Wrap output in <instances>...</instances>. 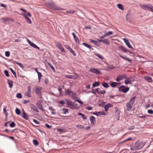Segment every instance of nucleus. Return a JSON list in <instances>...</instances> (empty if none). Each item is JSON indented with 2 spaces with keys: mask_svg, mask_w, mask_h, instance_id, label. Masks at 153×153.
<instances>
[{
  "mask_svg": "<svg viewBox=\"0 0 153 153\" xmlns=\"http://www.w3.org/2000/svg\"><path fill=\"white\" fill-rule=\"evenodd\" d=\"M28 90L27 92L26 93V95L27 96L29 97H31V96L30 95V93H31V87L30 86H29L27 87Z\"/></svg>",
  "mask_w": 153,
  "mask_h": 153,
  "instance_id": "nucleus-14",
  "label": "nucleus"
},
{
  "mask_svg": "<svg viewBox=\"0 0 153 153\" xmlns=\"http://www.w3.org/2000/svg\"><path fill=\"white\" fill-rule=\"evenodd\" d=\"M5 55L7 57H9L10 55V53L8 51H6L5 52Z\"/></svg>",
  "mask_w": 153,
  "mask_h": 153,
  "instance_id": "nucleus-55",
  "label": "nucleus"
},
{
  "mask_svg": "<svg viewBox=\"0 0 153 153\" xmlns=\"http://www.w3.org/2000/svg\"><path fill=\"white\" fill-rule=\"evenodd\" d=\"M115 116L117 117V119L118 120L119 119L120 117V112L119 111V109L117 107H116L115 108Z\"/></svg>",
  "mask_w": 153,
  "mask_h": 153,
  "instance_id": "nucleus-13",
  "label": "nucleus"
},
{
  "mask_svg": "<svg viewBox=\"0 0 153 153\" xmlns=\"http://www.w3.org/2000/svg\"><path fill=\"white\" fill-rule=\"evenodd\" d=\"M129 78H128L126 80H125L124 81V82L126 84H131V82L129 80Z\"/></svg>",
  "mask_w": 153,
  "mask_h": 153,
  "instance_id": "nucleus-35",
  "label": "nucleus"
},
{
  "mask_svg": "<svg viewBox=\"0 0 153 153\" xmlns=\"http://www.w3.org/2000/svg\"><path fill=\"white\" fill-rule=\"evenodd\" d=\"M57 131L63 133L65 132V130L61 128H58L57 129Z\"/></svg>",
  "mask_w": 153,
  "mask_h": 153,
  "instance_id": "nucleus-53",
  "label": "nucleus"
},
{
  "mask_svg": "<svg viewBox=\"0 0 153 153\" xmlns=\"http://www.w3.org/2000/svg\"><path fill=\"white\" fill-rule=\"evenodd\" d=\"M71 97H72V98L73 99H76L75 97H75V96L76 95V93L73 92L72 91V92H71Z\"/></svg>",
  "mask_w": 153,
  "mask_h": 153,
  "instance_id": "nucleus-40",
  "label": "nucleus"
},
{
  "mask_svg": "<svg viewBox=\"0 0 153 153\" xmlns=\"http://www.w3.org/2000/svg\"><path fill=\"white\" fill-rule=\"evenodd\" d=\"M140 6L143 9L149 11L151 5H146L145 4H142L140 5Z\"/></svg>",
  "mask_w": 153,
  "mask_h": 153,
  "instance_id": "nucleus-8",
  "label": "nucleus"
},
{
  "mask_svg": "<svg viewBox=\"0 0 153 153\" xmlns=\"http://www.w3.org/2000/svg\"><path fill=\"white\" fill-rule=\"evenodd\" d=\"M148 113L151 114H153V110L151 109L148 110Z\"/></svg>",
  "mask_w": 153,
  "mask_h": 153,
  "instance_id": "nucleus-58",
  "label": "nucleus"
},
{
  "mask_svg": "<svg viewBox=\"0 0 153 153\" xmlns=\"http://www.w3.org/2000/svg\"><path fill=\"white\" fill-rule=\"evenodd\" d=\"M30 45L34 48L38 49V50H39L40 49L39 47H38L37 45H36L35 44H34L33 42H32L31 43Z\"/></svg>",
  "mask_w": 153,
  "mask_h": 153,
  "instance_id": "nucleus-28",
  "label": "nucleus"
},
{
  "mask_svg": "<svg viewBox=\"0 0 153 153\" xmlns=\"http://www.w3.org/2000/svg\"><path fill=\"white\" fill-rule=\"evenodd\" d=\"M102 85L103 87L106 88H108L109 87L108 84L106 82H103L102 84Z\"/></svg>",
  "mask_w": 153,
  "mask_h": 153,
  "instance_id": "nucleus-36",
  "label": "nucleus"
},
{
  "mask_svg": "<svg viewBox=\"0 0 153 153\" xmlns=\"http://www.w3.org/2000/svg\"><path fill=\"white\" fill-rule=\"evenodd\" d=\"M95 54L101 59H102L103 58V57L100 54L95 53Z\"/></svg>",
  "mask_w": 153,
  "mask_h": 153,
  "instance_id": "nucleus-49",
  "label": "nucleus"
},
{
  "mask_svg": "<svg viewBox=\"0 0 153 153\" xmlns=\"http://www.w3.org/2000/svg\"><path fill=\"white\" fill-rule=\"evenodd\" d=\"M30 106L32 109L36 112H39L37 108L33 104H31L30 105Z\"/></svg>",
  "mask_w": 153,
  "mask_h": 153,
  "instance_id": "nucleus-19",
  "label": "nucleus"
},
{
  "mask_svg": "<svg viewBox=\"0 0 153 153\" xmlns=\"http://www.w3.org/2000/svg\"><path fill=\"white\" fill-rule=\"evenodd\" d=\"M72 91L71 90H69L68 89H65V95H71Z\"/></svg>",
  "mask_w": 153,
  "mask_h": 153,
  "instance_id": "nucleus-23",
  "label": "nucleus"
},
{
  "mask_svg": "<svg viewBox=\"0 0 153 153\" xmlns=\"http://www.w3.org/2000/svg\"><path fill=\"white\" fill-rule=\"evenodd\" d=\"M15 126L16 124L14 122H12L10 124V126L11 127H13Z\"/></svg>",
  "mask_w": 153,
  "mask_h": 153,
  "instance_id": "nucleus-45",
  "label": "nucleus"
},
{
  "mask_svg": "<svg viewBox=\"0 0 153 153\" xmlns=\"http://www.w3.org/2000/svg\"><path fill=\"white\" fill-rule=\"evenodd\" d=\"M114 97H117L118 98L119 97V96L118 95H117V94L116 95H114V96L111 95L109 96V98L110 99L113 98V99H115L116 98H114Z\"/></svg>",
  "mask_w": 153,
  "mask_h": 153,
  "instance_id": "nucleus-44",
  "label": "nucleus"
},
{
  "mask_svg": "<svg viewBox=\"0 0 153 153\" xmlns=\"http://www.w3.org/2000/svg\"><path fill=\"white\" fill-rule=\"evenodd\" d=\"M42 88L40 87H37L36 88L35 91L36 94L40 98H42V95L41 90Z\"/></svg>",
  "mask_w": 153,
  "mask_h": 153,
  "instance_id": "nucleus-6",
  "label": "nucleus"
},
{
  "mask_svg": "<svg viewBox=\"0 0 153 153\" xmlns=\"http://www.w3.org/2000/svg\"><path fill=\"white\" fill-rule=\"evenodd\" d=\"M112 33H113V32L112 31H109L107 32V33H105V34L107 36L109 35L112 34Z\"/></svg>",
  "mask_w": 153,
  "mask_h": 153,
  "instance_id": "nucleus-50",
  "label": "nucleus"
},
{
  "mask_svg": "<svg viewBox=\"0 0 153 153\" xmlns=\"http://www.w3.org/2000/svg\"><path fill=\"white\" fill-rule=\"evenodd\" d=\"M56 45L57 47L58 48L59 50H60L62 52H65L62 46V45L60 43H56Z\"/></svg>",
  "mask_w": 153,
  "mask_h": 153,
  "instance_id": "nucleus-11",
  "label": "nucleus"
},
{
  "mask_svg": "<svg viewBox=\"0 0 153 153\" xmlns=\"http://www.w3.org/2000/svg\"><path fill=\"white\" fill-rule=\"evenodd\" d=\"M99 85L100 82H96L93 84L92 87V88H94L98 86Z\"/></svg>",
  "mask_w": 153,
  "mask_h": 153,
  "instance_id": "nucleus-27",
  "label": "nucleus"
},
{
  "mask_svg": "<svg viewBox=\"0 0 153 153\" xmlns=\"http://www.w3.org/2000/svg\"><path fill=\"white\" fill-rule=\"evenodd\" d=\"M107 68L108 69H114V66L113 65H108L107 66Z\"/></svg>",
  "mask_w": 153,
  "mask_h": 153,
  "instance_id": "nucleus-47",
  "label": "nucleus"
},
{
  "mask_svg": "<svg viewBox=\"0 0 153 153\" xmlns=\"http://www.w3.org/2000/svg\"><path fill=\"white\" fill-rule=\"evenodd\" d=\"M97 70V69H94V68H91L90 69V71L94 73H96V72Z\"/></svg>",
  "mask_w": 153,
  "mask_h": 153,
  "instance_id": "nucleus-52",
  "label": "nucleus"
},
{
  "mask_svg": "<svg viewBox=\"0 0 153 153\" xmlns=\"http://www.w3.org/2000/svg\"><path fill=\"white\" fill-rule=\"evenodd\" d=\"M33 144L36 146H37L39 144L38 141L36 140H33Z\"/></svg>",
  "mask_w": 153,
  "mask_h": 153,
  "instance_id": "nucleus-41",
  "label": "nucleus"
},
{
  "mask_svg": "<svg viewBox=\"0 0 153 153\" xmlns=\"http://www.w3.org/2000/svg\"><path fill=\"white\" fill-rule=\"evenodd\" d=\"M108 108L107 105H106L104 106V109L106 111H107L108 110Z\"/></svg>",
  "mask_w": 153,
  "mask_h": 153,
  "instance_id": "nucleus-64",
  "label": "nucleus"
},
{
  "mask_svg": "<svg viewBox=\"0 0 153 153\" xmlns=\"http://www.w3.org/2000/svg\"><path fill=\"white\" fill-rule=\"evenodd\" d=\"M62 110L64 111V112L63 113V114H66L67 113H68V109L65 108H62Z\"/></svg>",
  "mask_w": 153,
  "mask_h": 153,
  "instance_id": "nucleus-37",
  "label": "nucleus"
},
{
  "mask_svg": "<svg viewBox=\"0 0 153 153\" xmlns=\"http://www.w3.org/2000/svg\"><path fill=\"white\" fill-rule=\"evenodd\" d=\"M33 122L36 124H40V123L36 119H33Z\"/></svg>",
  "mask_w": 153,
  "mask_h": 153,
  "instance_id": "nucleus-62",
  "label": "nucleus"
},
{
  "mask_svg": "<svg viewBox=\"0 0 153 153\" xmlns=\"http://www.w3.org/2000/svg\"><path fill=\"white\" fill-rule=\"evenodd\" d=\"M65 101L67 102L66 104L68 105V106L70 107L72 109H74L75 107H74V102H73L68 99H66Z\"/></svg>",
  "mask_w": 153,
  "mask_h": 153,
  "instance_id": "nucleus-4",
  "label": "nucleus"
},
{
  "mask_svg": "<svg viewBox=\"0 0 153 153\" xmlns=\"http://www.w3.org/2000/svg\"><path fill=\"white\" fill-rule=\"evenodd\" d=\"M123 40L127 46L129 48H131L132 50L133 51L134 48L132 47V46L131 45L129 41L125 38H124L123 39Z\"/></svg>",
  "mask_w": 153,
  "mask_h": 153,
  "instance_id": "nucleus-10",
  "label": "nucleus"
},
{
  "mask_svg": "<svg viewBox=\"0 0 153 153\" xmlns=\"http://www.w3.org/2000/svg\"><path fill=\"white\" fill-rule=\"evenodd\" d=\"M4 73L5 74V76H6L8 77L9 76V75L8 72L7 70H5L4 71Z\"/></svg>",
  "mask_w": 153,
  "mask_h": 153,
  "instance_id": "nucleus-51",
  "label": "nucleus"
},
{
  "mask_svg": "<svg viewBox=\"0 0 153 153\" xmlns=\"http://www.w3.org/2000/svg\"><path fill=\"white\" fill-rule=\"evenodd\" d=\"M144 145L145 144L143 142L137 141L135 143L133 148H131V149L137 150L141 149L144 146Z\"/></svg>",
  "mask_w": 153,
  "mask_h": 153,
  "instance_id": "nucleus-2",
  "label": "nucleus"
},
{
  "mask_svg": "<svg viewBox=\"0 0 153 153\" xmlns=\"http://www.w3.org/2000/svg\"><path fill=\"white\" fill-rule=\"evenodd\" d=\"M16 113L17 115H20L21 113V111L18 108H16L15 110Z\"/></svg>",
  "mask_w": 153,
  "mask_h": 153,
  "instance_id": "nucleus-39",
  "label": "nucleus"
},
{
  "mask_svg": "<svg viewBox=\"0 0 153 153\" xmlns=\"http://www.w3.org/2000/svg\"><path fill=\"white\" fill-rule=\"evenodd\" d=\"M96 92H97L98 94L101 95L102 94H105L106 93V91L105 90H101L99 88H98L95 89H92L91 93L94 94H96Z\"/></svg>",
  "mask_w": 153,
  "mask_h": 153,
  "instance_id": "nucleus-3",
  "label": "nucleus"
},
{
  "mask_svg": "<svg viewBox=\"0 0 153 153\" xmlns=\"http://www.w3.org/2000/svg\"><path fill=\"white\" fill-rule=\"evenodd\" d=\"M122 76H118L116 79V80L117 82H119L122 79Z\"/></svg>",
  "mask_w": 153,
  "mask_h": 153,
  "instance_id": "nucleus-38",
  "label": "nucleus"
},
{
  "mask_svg": "<svg viewBox=\"0 0 153 153\" xmlns=\"http://www.w3.org/2000/svg\"><path fill=\"white\" fill-rule=\"evenodd\" d=\"M74 56H76V53H75V51H74L73 50H72V51H71L70 52Z\"/></svg>",
  "mask_w": 153,
  "mask_h": 153,
  "instance_id": "nucleus-60",
  "label": "nucleus"
},
{
  "mask_svg": "<svg viewBox=\"0 0 153 153\" xmlns=\"http://www.w3.org/2000/svg\"><path fill=\"white\" fill-rule=\"evenodd\" d=\"M93 114L96 115L97 116H100L101 115H105L104 112L102 111H99L97 112H94L92 113Z\"/></svg>",
  "mask_w": 153,
  "mask_h": 153,
  "instance_id": "nucleus-22",
  "label": "nucleus"
},
{
  "mask_svg": "<svg viewBox=\"0 0 153 153\" xmlns=\"http://www.w3.org/2000/svg\"><path fill=\"white\" fill-rule=\"evenodd\" d=\"M119 49L122 51L124 53H127L128 51V50L124 47L123 46H120L118 47Z\"/></svg>",
  "mask_w": 153,
  "mask_h": 153,
  "instance_id": "nucleus-16",
  "label": "nucleus"
},
{
  "mask_svg": "<svg viewBox=\"0 0 153 153\" xmlns=\"http://www.w3.org/2000/svg\"><path fill=\"white\" fill-rule=\"evenodd\" d=\"M82 45L89 49H91V48H92V47L91 45H88L86 43H82Z\"/></svg>",
  "mask_w": 153,
  "mask_h": 153,
  "instance_id": "nucleus-33",
  "label": "nucleus"
},
{
  "mask_svg": "<svg viewBox=\"0 0 153 153\" xmlns=\"http://www.w3.org/2000/svg\"><path fill=\"white\" fill-rule=\"evenodd\" d=\"M96 71V72L95 74H97V75H100V74H101V72L100 71H99L97 69Z\"/></svg>",
  "mask_w": 153,
  "mask_h": 153,
  "instance_id": "nucleus-57",
  "label": "nucleus"
},
{
  "mask_svg": "<svg viewBox=\"0 0 153 153\" xmlns=\"http://www.w3.org/2000/svg\"><path fill=\"white\" fill-rule=\"evenodd\" d=\"M13 63H16L19 65L21 68H23V66L20 63L18 62L15 61H13Z\"/></svg>",
  "mask_w": 153,
  "mask_h": 153,
  "instance_id": "nucleus-32",
  "label": "nucleus"
},
{
  "mask_svg": "<svg viewBox=\"0 0 153 153\" xmlns=\"http://www.w3.org/2000/svg\"><path fill=\"white\" fill-rule=\"evenodd\" d=\"M145 79L148 82H152V78L150 77L146 76L145 77Z\"/></svg>",
  "mask_w": 153,
  "mask_h": 153,
  "instance_id": "nucleus-29",
  "label": "nucleus"
},
{
  "mask_svg": "<svg viewBox=\"0 0 153 153\" xmlns=\"http://www.w3.org/2000/svg\"><path fill=\"white\" fill-rule=\"evenodd\" d=\"M90 120L91 125L94 126L96 122L95 118L93 116H91L90 117Z\"/></svg>",
  "mask_w": 153,
  "mask_h": 153,
  "instance_id": "nucleus-12",
  "label": "nucleus"
},
{
  "mask_svg": "<svg viewBox=\"0 0 153 153\" xmlns=\"http://www.w3.org/2000/svg\"><path fill=\"white\" fill-rule=\"evenodd\" d=\"M75 98L76 99L75 100V101L77 102L80 104H83V102L81 100H78L77 97H75Z\"/></svg>",
  "mask_w": 153,
  "mask_h": 153,
  "instance_id": "nucleus-48",
  "label": "nucleus"
},
{
  "mask_svg": "<svg viewBox=\"0 0 153 153\" xmlns=\"http://www.w3.org/2000/svg\"><path fill=\"white\" fill-rule=\"evenodd\" d=\"M129 90V88L126 87L124 85H122L119 88V91L123 93H127Z\"/></svg>",
  "mask_w": 153,
  "mask_h": 153,
  "instance_id": "nucleus-5",
  "label": "nucleus"
},
{
  "mask_svg": "<svg viewBox=\"0 0 153 153\" xmlns=\"http://www.w3.org/2000/svg\"><path fill=\"white\" fill-rule=\"evenodd\" d=\"M2 19L4 22H5L7 21H9L10 19L8 18H2Z\"/></svg>",
  "mask_w": 153,
  "mask_h": 153,
  "instance_id": "nucleus-42",
  "label": "nucleus"
},
{
  "mask_svg": "<svg viewBox=\"0 0 153 153\" xmlns=\"http://www.w3.org/2000/svg\"><path fill=\"white\" fill-rule=\"evenodd\" d=\"M45 126L49 129H50L51 128L52 126H50L49 125L47 124H46L45 125Z\"/></svg>",
  "mask_w": 153,
  "mask_h": 153,
  "instance_id": "nucleus-61",
  "label": "nucleus"
},
{
  "mask_svg": "<svg viewBox=\"0 0 153 153\" xmlns=\"http://www.w3.org/2000/svg\"><path fill=\"white\" fill-rule=\"evenodd\" d=\"M0 6L1 7H4L5 9H7V7L4 4H1L0 5Z\"/></svg>",
  "mask_w": 153,
  "mask_h": 153,
  "instance_id": "nucleus-63",
  "label": "nucleus"
},
{
  "mask_svg": "<svg viewBox=\"0 0 153 153\" xmlns=\"http://www.w3.org/2000/svg\"><path fill=\"white\" fill-rule=\"evenodd\" d=\"M45 5L47 6L49 8L52 9L53 10H62L64 9L62 8H60L57 7L55 4L54 2H52L51 3H47L45 4Z\"/></svg>",
  "mask_w": 153,
  "mask_h": 153,
  "instance_id": "nucleus-1",
  "label": "nucleus"
},
{
  "mask_svg": "<svg viewBox=\"0 0 153 153\" xmlns=\"http://www.w3.org/2000/svg\"><path fill=\"white\" fill-rule=\"evenodd\" d=\"M138 117L143 118L144 120H145L146 118V116L145 115H143L142 116H138Z\"/></svg>",
  "mask_w": 153,
  "mask_h": 153,
  "instance_id": "nucleus-59",
  "label": "nucleus"
},
{
  "mask_svg": "<svg viewBox=\"0 0 153 153\" xmlns=\"http://www.w3.org/2000/svg\"><path fill=\"white\" fill-rule=\"evenodd\" d=\"M126 108L127 110L128 111H130L132 108L133 105L131 104L130 103L128 102L126 104Z\"/></svg>",
  "mask_w": 153,
  "mask_h": 153,
  "instance_id": "nucleus-17",
  "label": "nucleus"
},
{
  "mask_svg": "<svg viewBox=\"0 0 153 153\" xmlns=\"http://www.w3.org/2000/svg\"><path fill=\"white\" fill-rule=\"evenodd\" d=\"M44 82L45 84L47 85L48 83V80L47 78H45L44 79Z\"/></svg>",
  "mask_w": 153,
  "mask_h": 153,
  "instance_id": "nucleus-56",
  "label": "nucleus"
},
{
  "mask_svg": "<svg viewBox=\"0 0 153 153\" xmlns=\"http://www.w3.org/2000/svg\"><path fill=\"white\" fill-rule=\"evenodd\" d=\"M37 107L39 109H41L42 110L44 111V110L43 109V108L42 106V101L41 100H39L36 104Z\"/></svg>",
  "mask_w": 153,
  "mask_h": 153,
  "instance_id": "nucleus-7",
  "label": "nucleus"
},
{
  "mask_svg": "<svg viewBox=\"0 0 153 153\" xmlns=\"http://www.w3.org/2000/svg\"><path fill=\"white\" fill-rule=\"evenodd\" d=\"M117 6L118 7L119 9H121L122 10H123L124 9V8L123 6L121 4H118L117 5Z\"/></svg>",
  "mask_w": 153,
  "mask_h": 153,
  "instance_id": "nucleus-34",
  "label": "nucleus"
},
{
  "mask_svg": "<svg viewBox=\"0 0 153 153\" xmlns=\"http://www.w3.org/2000/svg\"><path fill=\"white\" fill-rule=\"evenodd\" d=\"M98 41L99 42H101L103 44H105L106 45H109L110 44V41L107 39H105L104 40H102L100 39H97Z\"/></svg>",
  "mask_w": 153,
  "mask_h": 153,
  "instance_id": "nucleus-9",
  "label": "nucleus"
},
{
  "mask_svg": "<svg viewBox=\"0 0 153 153\" xmlns=\"http://www.w3.org/2000/svg\"><path fill=\"white\" fill-rule=\"evenodd\" d=\"M90 42L91 43H93V44H94L95 45H96V46L98 45V42H97V41H96L93 40L92 39H90Z\"/></svg>",
  "mask_w": 153,
  "mask_h": 153,
  "instance_id": "nucleus-30",
  "label": "nucleus"
},
{
  "mask_svg": "<svg viewBox=\"0 0 153 153\" xmlns=\"http://www.w3.org/2000/svg\"><path fill=\"white\" fill-rule=\"evenodd\" d=\"M7 83L10 88H11L13 85V81L12 80H10L9 79L7 80Z\"/></svg>",
  "mask_w": 153,
  "mask_h": 153,
  "instance_id": "nucleus-26",
  "label": "nucleus"
},
{
  "mask_svg": "<svg viewBox=\"0 0 153 153\" xmlns=\"http://www.w3.org/2000/svg\"><path fill=\"white\" fill-rule=\"evenodd\" d=\"M76 127L78 128L81 129V128H84V126H83L81 125H78L76 126Z\"/></svg>",
  "mask_w": 153,
  "mask_h": 153,
  "instance_id": "nucleus-43",
  "label": "nucleus"
},
{
  "mask_svg": "<svg viewBox=\"0 0 153 153\" xmlns=\"http://www.w3.org/2000/svg\"><path fill=\"white\" fill-rule=\"evenodd\" d=\"M66 77L68 79H73V76L71 75H67L66 76Z\"/></svg>",
  "mask_w": 153,
  "mask_h": 153,
  "instance_id": "nucleus-54",
  "label": "nucleus"
},
{
  "mask_svg": "<svg viewBox=\"0 0 153 153\" xmlns=\"http://www.w3.org/2000/svg\"><path fill=\"white\" fill-rule=\"evenodd\" d=\"M117 82H110V85L113 88H115L117 86Z\"/></svg>",
  "mask_w": 153,
  "mask_h": 153,
  "instance_id": "nucleus-24",
  "label": "nucleus"
},
{
  "mask_svg": "<svg viewBox=\"0 0 153 153\" xmlns=\"http://www.w3.org/2000/svg\"><path fill=\"white\" fill-rule=\"evenodd\" d=\"M23 113L22 114V117L25 119L26 120H27L28 119V117L27 114L25 112L24 110L23 109Z\"/></svg>",
  "mask_w": 153,
  "mask_h": 153,
  "instance_id": "nucleus-21",
  "label": "nucleus"
},
{
  "mask_svg": "<svg viewBox=\"0 0 153 153\" xmlns=\"http://www.w3.org/2000/svg\"><path fill=\"white\" fill-rule=\"evenodd\" d=\"M119 56L120 57L122 58H123V59H125L127 61H128L130 63H131V62H132L131 60L129 59L126 56H124L122 55H120V54L119 55Z\"/></svg>",
  "mask_w": 153,
  "mask_h": 153,
  "instance_id": "nucleus-25",
  "label": "nucleus"
},
{
  "mask_svg": "<svg viewBox=\"0 0 153 153\" xmlns=\"http://www.w3.org/2000/svg\"><path fill=\"white\" fill-rule=\"evenodd\" d=\"M24 17L26 21L29 24H31L32 23V22L30 18L27 17V16L25 14H23L22 15Z\"/></svg>",
  "mask_w": 153,
  "mask_h": 153,
  "instance_id": "nucleus-18",
  "label": "nucleus"
},
{
  "mask_svg": "<svg viewBox=\"0 0 153 153\" xmlns=\"http://www.w3.org/2000/svg\"><path fill=\"white\" fill-rule=\"evenodd\" d=\"M16 97L19 98H22V95L21 93H18L17 94Z\"/></svg>",
  "mask_w": 153,
  "mask_h": 153,
  "instance_id": "nucleus-46",
  "label": "nucleus"
},
{
  "mask_svg": "<svg viewBox=\"0 0 153 153\" xmlns=\"http://www.w3.org/2000/svg\"><path fill=\"white\" fill-rule=\"evenodd\" d=\"M72 35L73 36L74 39L76 43H78V44H79V39L76 36L74 33H72Z\"/></svg>",
  "mask_w": 153,
  "mask_h": 153,
  "instance_id": "nucleus-15",
  "label": "nucleus"
},
{
  "mask_svg": "<svg viewBox=\"0 0 153 153\" xmlns=\"http://www.w3.org/2000/svg\"><path fill=\"white\" fill-rule=\"evenodd\" d=\"M136 98V96L133 97L128 102L130 103L131 104L133 105L134 103V102Z\"/></svg>",
  "mask_w": 153,
  "mask_h": 153,
  "instance_id": "nucleus-20",
  "label": "nucleus"
},
{
  "mask_svg": "<svg viewBox=\"0 0 153 153\" xmlns=\"http://www.w3.org/2000/svg\"><path fill=\"white\" fill-rule=\"evenodd\" d=\"M37 74H38V80H39V82L40 81L41 78L42 77V74L39 72H37Z\"/></svg>",
  "mask_w": 153,
  "mask_h": 153,
  "instance_id": "nucleus-31",
  "label": "nucleus"
}]
</instances>
